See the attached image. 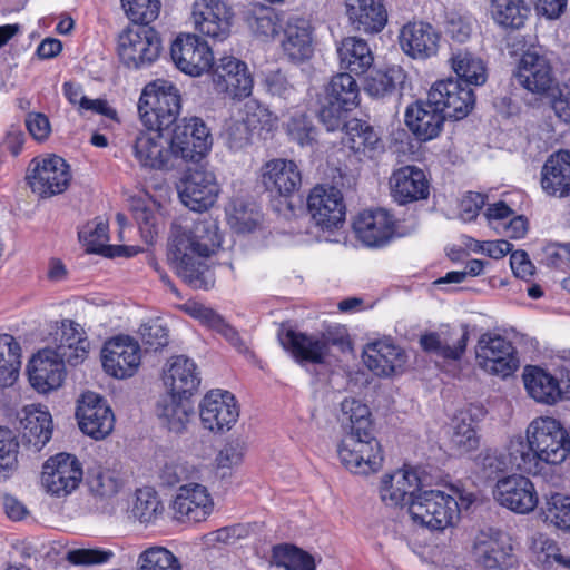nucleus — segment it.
I'll list each match as a JSON object with an SVG mask.
<instances>
[{"instance_id": "e2e57ef3", "label": "nucleus", "mask_w": 570, "mask_h": 570, "mask_svg": "<svg viewBox=\"0 0 570 570\" xmlns=\"http://www.w3.org/2000/svg\"><path fill=\"white\" fill-rule=\"evenodd\" d=\"M239 114L240 119L253 132L255 130L269 131L273 127L274 118L272 112L257 100L246 101Z\"/></svg>"}, {"instance_id": "39448f33", "label": "nucleus", "mask_w": 570, "mask_h": 570, "mask_svg": "<svg viewBox=\"0 0 570 570\" xmlns=\"http://www.w3.org/2000/svg\"><path fill=\"white\" fill-rule=\"evenodd\" d=\"M180 110L181 95L171 81L156 79L144 87L138 101V112L146 129L167 130L176 124Z\"/></svg>"}, {"instance_id": "69168bd1", "label": "nucleus", "mask_w": 570, "mask_h": 570, "mask_svg": "<svg viewBox=\"0 0 570 570\" xmlns=\"http://www.w3.org/2000/svg\"><path fill=\"white\" fill-rule=\"evenodd\" d=\"M134 218L146 244L153 245L159 234L161 222L159 214L145 205L134 208Z\"/></svg>"}, {"instance_id": "f257e3e1", "label": "nucleus", "mask_w": 570, "mask_h": 570, "mask_svg": "<svg viewBox=\"0 0 570 570\" xmlns=\"http://www.w3.org/2000/svg\"><path fill=\"white\" fill-rule=\"evenodd\" d=\"M507 453L512 469L547 478L569 456L570 435L557 419L539 416L529 424L525 438L510 439Z\"/></svg>"}, {"instance_id": "c756f323", "label": "nucleus", "mask_w": 570, "mask_h": 570, "mask_svg": "<svg viewBox=\"0 0 570 570\" xmlns=\"http://www.w3.org/2000/svg\"><path fill=\"white\" fill-rule=\"evenodd\" d=\"M132 154L138 164L149 169H168L176 159L170 139L163 131L140 130L132 142Z\"/></svg>"}, {"instance_id": "6e6552de", "label": "nucleus", "mask_w": 570, "mask_h": 570, "mask_svg": "<svg viewBox=\"0 0 570 570\" xmlns=\"http://www.w3.org/2000/svg\"><path fill=\"white\" fill-rule=\"evenodd\" d=\"M407 511L414 524L432 531L452 527L460 517L456 499L441 490H420Z\"/></svg>"}, {"instance_id": "774afa93", "label": "nucleus", "mask_w": 570, "mask_h": 570, "mask_svg": "<svg viewBox=\"0 0 570 570\" xmlns=\"http://www.w3.org/2000/svg\"><path fill=\"white\" fill-rule=\"evenodd\" d=\"M79 238L87 247V252L100 254L107 249L109 240V226L107 222L96 220L92 225L87 226L79 232Z\"/></svg>"}, {"instance_id": "393cba45", "label": "nucleus", "mask_w": 570, "mask_h": 570, "mask_svg": "<svg viewBox=\"0 0 570 570\" xmlns=\"http://www.w3.org/2000/svg\"><path fill=\"white\" fill-rule=\"evenodd\" d=\"M83 471L79 460L69 453L50 456L42 466L41 481L53 495H65L78 488Z\"/></svg>"}, {"instance_id": "680f3d73", "label": "nucleus", "mask_w": 570, "mask_h": 570, "mask_svg": "<svg viewBox=\"0 0 570 570\" xmlns=\"http://www.w3.org/2000/svg\"><path fill=\"white\" fill-rule=\"evenodd\" d=\"M88 483L91 492L100 498H110L121 488V480L117 472L99 468L90 472Z\"/></svg>"}, {"instance_id": "2eb2a0df", "label": "nucleus", "mask_w": 570, "mask_h": 570, "mask_svg": "<svg viewBox=\"0 0 570 570\" xmlns=\"http://www.w3.org/2000/svg\"><path fill=\"white\" fill-rule=\"evenodd\" d=\"M428 97L446 118L454 120L465 118L475 105L473 89L452 77L435 81Z\"/></svg>"}, {"instance_id": "5fc2aeb1", "label": "nucleus", "mask_w": 570, "mask_h": 570, "mask_svg": "<svg viewBox=\"0 0 570 570\" xmlns=\"http://www.w3.org/2000/svg\"><path fill=\"white\" fill-rule=\"evenodd\" d=\"M275 564L285 570H316L314 557L295 544L282 543L273 547Z\"/></svg>"}, {"instance_id": "a211bd4d", "label": "nucleus", "mask_w": 570, "mask_h": 570, "mask_svg": "<svg viewBox=\"0 0 570 570\" xmlns=\"http://www.w3.org/2000/svg\"><path fill=\"white\" fill-rule=\"evenodd\" d=\"M177 189L181 203L197 213L213 207L220 191L214 173L204 168H188L177 185Z\"/></svg>"}, {"instance_id": "5701e85b", "label": "nucleus", "mask_w": 570, "mask_h": 570, "mask_svg": "<svg viewBox=\"0 0 570 570\" xmlns=\"http://www.w3.org/2000/svg\"><path fill=\"white\" fill-rule=\"evenodd\" d=\"M341 144L347 149L350 156L358 161L374 160L385 151L383 139L374 127L362 119L352 118L343 120Z\"/></svg>"}, {"instance_id": "49530a36", "label": "nucleus", "mask_w": 570, "mask_h": 570, "mask_svg": "<svg viewBox=\"0 0 570 570\" xmlns=\"http://www.w3.org/2000/svg\"><path fill=\"white\" fill-rule=\"evenodd\" d=\"M451 69L464 86H482L488 78L484 61L466 49H458L449 59Z\"/></svg>"}, {"instance_id": "bf43d9fd", "label": "nucleus", "mask_w": 570, "mask_h": 570, "mask_svg": "<svg viewBox=\"0 0 570 570\" xmlns=\"http://www.w3.org/2000/svg\"><path fill=\"white\" fill-rule=\"evenodd\" d=\"M19 442L9 428L0 426V481L9 479L18 465Z\"/></svg>"}, {"instance_id": "20e7f679", "label": "nucleus", "mask_w": 570, "mask_h": 570, "mask_svg": "<svg viewBox=\"0 0 570 570\" xmlns=\"http://www.w3.org/2000/svg\"><path fill=\"white\" fill-rule=\"evenodd\" d=\"M277 337L283 350L299 365L326 364L333 348L340 353L353 350L348 328L340 323H324L316 333L282 327Z\"/></svg>"}, {"instance_id": "ddd939ff", "label": "nucleus", "mask_w": 570, "mask_h": 570, "mask_svg": "<svg viewBox=\"0 0 570 570\" xmlns=\"http://www.w3.org/2000/svg\"><path fill=\"white\" fill-rule=\"evenodd\" d=\"M353 230L358 240L372 248L384 247L402 236L395 215L382 207L360 212L353 222Z\"/></svg>"}, {"instance_id": "4468645a", "label": "nucleus", "mask_w": 570, "mask_h": 570, "mask_svg": "<svg viewBox=\"0 0 570 570\" xmlns=\"http://www.w3.org/2000/svg\"><path fill=\"white\" fill-rule=\"evenodd\" d=\"M101 364L104 371L115 379L134 376L141 364L139 343L125 334L108 338L101 348Z\"/></svg>"}, {"instance_id": "a878e982", "label": "nucleus", "mask_w": 570, "mask_h": 570, "mask_svg": "<svg viewBox=\"0 0 570 570\" xmlns=\"http://www.w3.org/2000/svg\"><path fill=\"white\" fill-rule=\"evenodd\" d=\"M28 380L33 390L48 394L63 384L67 370L65 361L51 347L39 350L27 365Z\"/></svg>"}, {"instance_id": "4d7b16f0", "label": "nucleus", "mask_w": 570, "mask_h": 570, "mask_svg": "<svg viewBox=\"0 0 570 570\" xmlns=\"http://www.w3.org/2000/svg\"><path fill=\"white\" fill-rule=\"evenodd\" d=\"M542 515L546 522L570 533V495L556 492L547 497Z\"/></svg>"}, {"instance_id": "aec40b11", "label": "nucleus", "mask_w": 570, "mask_h": 570, "mask_svg": "<svg viewBox=\"0 0 570 570\" xmlns=\"http://www.w3.org/2000/svg\"><path fill=\"white\" fill-rule=\"evenodd\" d=\"M173 61L184 73L198 77L213 67L214 53L206 40L195 33H180L170 47Z\"/></svg>"}, {"instance_id": "ea45409f", "label": "nucleus", "mask_w": 570, "mask_h": 570, "mask_svg": "<svg viewBox=\"0 0 570 570\" xmlns=\"http://www.w3.org/2000/svg\"><path fill=\"white\" fill-rule=\"evenodd\" d=\"M20 419L22 442L36 451L41 450L52 436V417L40 405H28Z\"/></svg>"}, {"instance_id": "79ce46f5", "label": "nucleus", "mask_w": 570, "mask_h": 570, "mask_svg": "<svg viewBox=\"0 0 570 570\" xmlns=\"http://www.w3.org/2000/svg\"><path fill=\"white\" fill-rule=\"evenodd\" d=\"M340 66L350 75H365L374 65V55L366 40L350 36L337 45Z\"/></svg>"}, {"instance_id": "09e8293b", "label": "nucleus", "mask_w": 570, "mask_h": 570, "mask_svg": "<svg viewBox=\"0 0 570 570\" xmlns=\"http://www.w3.org/2000/svg\"><path fill=\"white\" fill-rule=\"evenodd\" d=\"M21 346L11 334H0V389L12 386L21 367Z\"/></svg>"}, {"instance_id": "4c0bfd02", "label": "nucleus", "mask_w": 570, "mask_h": 570, "mask_svg": "<svg viewBox=\"0 0 570 570\" xmlns=\"http://www.w3.org/2000/svg\"><path fill=\"white\" fill-rule=\"evenodd\" d=\"M421 490V480L412 469H402L385 474L380 485L381 500L390 507L410 505L412 498Z\"/></svg>"}, {"instance_id": "f8f14e48", "label": "nucleus", "mask_w": 570, "mask_h": 570, "mask_svg": "<svg viewBox=\"0 0 570 570\" xmlns=\"http://www.w3.org/2000/svg\"><path fill=\"white\" fill-rule=\"evenodd\" d=\"M476 362L480 368L502 379L513 375L519 366L513 343L499 334H482L476 347Z\"/></svg>"}, {"instance_id": "f704fd0d", "label": "nucleus", "mask_w": 570, "mask_h": 570, "mask_svg": "<svg viewBox=\"0 0 570 570\" xmlns=\"http://www.w3.org/2000/svg\"><path fill=\"white\" fill-rule=\"evenodd\" d=\"M540 186L550 197H570V149H558L550 154L540 171Z\"/></svg>"}, {"instance_id": "b1692460", "label": "nucleus", "mask_w": 570, "mask_h": 570, "mask_svg": "<svg viewBox=\"0 0 570 570\" xmlns=\"http://www.w3.org/2000/svg\"><path fill=\"white\" fill-rule=\"evenodd\" d=\"M259 181L271 198L287 200L299 190L302 173L294 160L274 158L261 167Z\"/></svg>"}, {"instance_id": "412c9836", "label": "nucleus", "mask_w": 570, "mask_h": 570, "mask_svg": "<svg viewBox=\"0 0 570 570\" xmlns=\"http://www.w3.org/2000/svg\"><path fill=\"white\" fill-rule=\"evenodd\" d=\"M474 554L485 570H507L514 563L511 538L504 531L489 527L475 537Z\"/></svg>"}, {"instance_id": "052dcab7", "label": "nucleus", "mask_w": 570, "mask_h": 570, "mask_svg": "<svg viewBox=\"0 0 570 570\" xmlns=\"http://www.w3.org/2000/svg\"><path fill=\"white\" fill-rule=\"evenodd\" d=\"M138 570H181V564L167 548L150 547L139 554Z\"/></svg>"}, {"instance_id": "c03bdc74", "label": "nucleus", "mask_w": 570, "mask_h": 570, "mask_svg": "<svg viewBox=\"0 0 570 570\" xmlns=\"http://www.w3.org/2000/svg\"><path fill=\"white\" fill-rule=\"evenodd\" d=\"M523 381L528 394L537 402L551 405L561 399L558 379L539 366H527Z\"/></svg>"}, {"instance_id": "f3484780", "label": "nucleus", "mask_w": 570, "mask_h": 570, "mask_svg": "<svg viewBox=\"0 0 570 570\" xmlns=\"http://www.w3.org/2000/svg\"><path fill=\"white\" fill-rule=\"evenodd\" d=\"M76 417L79 429L94 440H104L115 428V414L100 394L86 391L78 400Z\"/></svg>"}, {"instance_id": "9b49d317", "label": "nucleus", "mask_w": 570, "mask_h": 570, "mask_svg": "<svg viewBox=\"0 0 570 570\" xmlns=\"http://www.w3.org/2000/svg\"><path fill=\"white\" fill-rule=\"evenodd\" d=\"M214 90L232 100H242L252 95L254 80L246 62L234 56H223L213 61L207 71Z\"/></svg>"}, {"instance_id": "603ef678", "label": "nucleus", "mask_w": 570, "mask_h": 570, "mask_svg": "<svg viewBox=\"0 0 570 570\" xmlns=\"http://www.w3.org/2000/svg\"><path fill=\"white\" fill-rule=\"evenodd\" d=\"M406 72L400 66H390L385 69L374 70L365 80L364 89L372 97H384L402 88Z\"/></svg>"}, {"instance_id": "338daca9", "label": "nucleus", "mask_w": 570, "mask_h": 570, "mask_svg": "<svg viewBox=\"0 0 570 570\" xmlns=\"http://www.w3.org/2000/svg\"><path fill=\"white\" fill-rule=\"evenodd\" d=\"M450 443L458 455H464L479 448L480 439L471 423L461 421L454 426Z\"/></svg>"}, {"instance_id": "c9c22d12", "label": "nucleus", "mask_w": 570, "mask_h": 570, "mask_svg": "<svg viewBox=\"0 0 570 570\" xmlns=\"http://www.w3.org/2000/svg\"><path fill=\"white\" fill-rule=\"evenodd\" d=\"M404 117L411 132L419 141L423 142L436 138L446 119L429 98L426 100L419 99L409 105Z\"/></svg>"}, {"instance_id": "dca6fc26", "label": "nucleus", "mask_w": 570, "mask_h": 570, "mask_svg": "<svg viewBox=\"0 0 570 570\" xmlns=\"http://www.w3.org/2000/svg\"><path fill=\"white\" fill-rule=\"evenodd\" d=\"M170 141L176 157L185 161H198L210 149L212 136L199 117L183 118L174 124Z\"/></svg>"}, {"instance_id": "6ab92c4d", "label": "nucleus", "mask_w": 570, "mask_h": 570, "mask_svg": "<svg viewBox=\"0 0 570 570\" xmlns=\"http://www.w3.org/2000/svg\"><path fill=\"white\" fill-rule=\"evenodd\" d=\"M199 416L204 429L222 433L229 431L239 417V405L235 395L226 390H210L199 404Z\"/></svg>"}, {"instance_id": "4be33fe9", "label": "nucleus", "mask_w": 570, "mask_h": 570, "mask_svg": "<svg viewBox=\"0 0 570 570\" xmlns=\"http://www.w3.org/2000/svg\"><path fill=\"white\" fill-rule=\"evenodd\" d=\"M191 18L199 33L223 42L230 35L234 11L223 0H195Z\"/></svg>"}, {"instance_id": "2f4dec72", "label": "nucleus", "mask_w": 570, "mask_h": 570, "mask_svg": "<svg viewBox=\"0 0 570 570\" xmlns=\"http://www.w3.org/2000/svg\"><path fill=\"white\" fill-rule=\"evenodd\" d=\"M171 509L180 522H203L214 510V501L205 485L189 483L179 487Z\"/></svg>"}, {"instance_id": "0e129e2a", "label": "nucleus", "mask_w": 570, "mask_h": 570, "mask_svg": "<svg viewBox=\"0 0 570 570\" xmlns=\"http://www.w3.org/2000/svg\"><path fill=\"white\" fill-rule=\"evenodd\" d=\"M121 6L132 23H151L160 12V0H120Z\"/></svg>"}, {"instance_id": "6e6d98bb", "label": "nucleus", "mask_w": 570, "mask_h": 570, "mask_svg": "<svg viewBox=\"0 0 570 570\" xmlns=\"http://www.w3.org/2000/svg\"><path fill=\"white\" fill-rule=\"evenodd\" d=\"M263 213L255 203L236 200L229 215L230 226L239 234L253 233L263 223Z\"/></svg>"}, {"instance_id": "864d4df0", "label": "nucleus", "mask_w": 570, "mask_h": 570, "mask_svg": "<svg viewBox=\"0 0 570 570\" xmlns=\"http://www.w3.org/2000/svg\"><path fill=\"white\" fill-rule=\"evenodd\" d=\"M491 16L502 28L520 29L530 13L523 0H491Z\"/></svg>"}, {"instance_id": "7ed1b4c3", "label": "nucleus", "mask_w": 570, "mask_h": 570, "mask_svg": "<svg viewBox=\"0 0 570 570\" xmlns=\"http://www.w3.org/2000/svg\"><path fill=\"white\" fill-rule=\"evenodd\" d=\"M343 426L347 433L337 444L342 465L354 474L368 475L377 472L383 464V449L374 436V423L368 406L355 399L341 403Z\"/></svg>"}, {"instance_id": "58836bf2", "label": "nucleus", "mask_w": 570, "mask_h": 570, "mask_svg": "<svg viewBox=\"0 0 570 570\" xmlns=\"http://www.w3.org/2000/svg\"><path fill=\"white\" fill-rule=\"evenodd\" d=\"M351 26L366 35L381 32L387 23V10L382 0H346Z\"/></svg>"}, {"instance_id": "473e14b6", "label": "nucleus", "mask_w": 570, "mask_h": 570, "mask_svg": "<svg viewBox=\"0 0 570 570\" xmlns=\"http://www.w3.org/2000/svg\"><path fill=\"white\" fill-rule=\"evenodd\" d=\"M363 360L373 374L389 377L403 372L407 355L402 347L391 340H377L366 344Z\"/></svg>"}, {"instance_id": "c85d7f7f", "label": "nucleus", "mask_w": 570, "mask_h": 570, "mask_svg": "<svg viewBox=\"0 0 570 570\" xmlns=\"http://www.w3.org/2000/svg\"><path fill=\"white\" fill-rule=\"evenodd\" d=\"M441 37V32L430 22L412 20L400 29L399 45L411 59L425 61L438 55Z\"/></svg>"}, {"instance_id": "bb28decb", "label": "nucleus", "mask_w": 570, "mask_h": 570, "mask_svg": "<svg viewBox=\"0 0 570 570\" xmlns=\"http://www.w3.org/2000/svg\"><path fill=\"white\" fill-rule=\"evenodd\" d=\"M493 497L501 507L518 514L532 512L539 503L533 482L522 474L499 479L493 489Z\"/></svg>"}, {"instance_id": "37998d69", "label": "nucleus", "mask_w": 570, "mask_h": 570, "mask_svg": "<svg viewBox=\"0 0 570 570\" xmlns=\"http://www.w3.org/2000/svg\"><path fill=\"white\" fill-rule=\"evenodd\" d=\"M59 357L71 366L81 364L89 352V341L79 324L73 321H63L58 344L52 348Z\"/></svg>"}, {"instance_id": "8fccbe9b", "label": "nucleus", "mask_w": 570, "mask_h": 570, "mask_svg": "<svg viewBox=\"0 0 570 570\" xmlns=\"http://www.w3.org/2000/svg\"><path fill=\"white\" fill-rule=\"evenodd\" d=\"M245 21L249 29L259 37L274 38L282 28V17L272 7L254 3L245 13Z\"/></svg>"}, {"instance_id": "7c9ffc66", "label": "nucleus", "mask_w": 570, "mask_h": 570, "mask_svg": "<svg viewBox=\"0 0 570 570\" xmlns=\"http://www.w3.org/2000/svg\"><path fill=\"white\" fill-rule=\"evenodd\" d=\"M431 183L425 171L415 165H404L392 171L390 191L399 205L425 200L430 196Z\"/></svg>"}, {"instance_id": "a18cd8bd", "label": "nucleus", "mask_w": 570, "mask_h": 570, "mask_svg": "<svg viewBox=\"0 0 570 570\" xmlns=\"http://www.w3.org/2000/svg\"><path fill=\"white\" fill-rule=\"evenodd\" d=\"M184 311L190 317L197 320L203 326L220 334L233 346L239 347L243 345V340L238 331L227 323L215 309L198 302H187L184 305Z\"/></svg>"}, {"instance_id": "72a5a7b5", "label": "nucleus", "mask_w": 570, "mask_h": 570, "mask_svg": "<svg viewBox=\"0 0 570 570\" xmlns=\"http://www.w3.org/2000/svg\"><path fill=\"white\" fill-rule=\"evenodd\" d=\"M163 381L168 392L190 399L197 393L202 379L197 364L185 355L171 356L163 372Z\"/></svg>"}, {"instance_id": "3c124183", "label": "nucleus", "mask_w": 570, "mask_h": 570, "mask_svg": "<svg viewBox=\"0 0 570 570\" xmlns=\"http://www.w3.org/2000/svg\"><path fill=\"white\" fill-rule=\"evenodd\" d=\"M284 129L288 139L302 148H314L318 144V127L313 117L306 112H293L284 122Z\"/></svg>"}, {"instance_id": "a19ab883", "label": "nucleus", "mask_w": 570, "mask_h": 570, "mask_svg": "<svg viewBox=\"0 0 570 570\" xmlns=\"http://www.w3.org/2000/svg\"><path fill=\"white\" fill-rule=\"evenodd\" d=\"M281 48L291 61L303 62L313 55L312 29L304 18H289L283 29Z\"/></svg>"}, {"instance_id": "e433bc0d", "label": "nucleus", "mask_w": 570, "mask_h": 570, "mask_svg": "<svg viewBox=\"0 0 570 570\" xmlns=\"http://www.w3.org/2000/svg\"><path fill=\"white\" fill-rule=\"evenodd\" d=\"M469 331L460 332L448 326L446 332H426L420 336L419 344L423 352L434 354L445 361H460L465 354Z\"/></svg>"}, {"instance_id": "423d86ee", "label": "nucleus", "mask_w": 570, "mask_h": 570, "mask_svg": "<svg viewBox=\"0 0 570 570\" xmlns=\"http://www.w3.org/2000/svg\"><path fill=\"white\" fill-rule=\"evenodd\" d=\"M511 55L521 53L517 67V79L530 92L544 95L554 83L553 68L540 46L528 45L524 36L508 39Z\"/></svg>"}, {"instance_id": "cd10ccee", "label": "nucleus", "mask_w": 570, "mask_h": 570, "mask_svg": "<svg viewBox=\"0 0 570 570\" xmlns=\"http://www.w3.org/2000/svg\"><path fill=\"white\" fill-rule=\"evenodd\" d=\"M307 209L314 223L322 229H337L345 220L343 195L333 186H315L307 197Z\"/></svg>"}, {"instance_id": "0eeeda50", "label": "nucleus", "mask_w": 570, "mask_h": 570, "mask_svg": "<svg viewBox=\"0 0 570 570\" xmlns=\"http://www.w3.org/2000/svg\"><path fill=\"white\" fill-rule=\"evenodd\" d=\"M150 23H132L118 36L117 53L129 69L151 66L160 56L163 45L158 31Z\"/></svg>"}, {"instance_id": "13d9d810", "label": "nucleus", "mask_w": 570, "mask_h": 570, "mask_svg": "<svg viewBox=\"0 0 570 570\" xmlns=\"http://www.w3.org/2000/svg\"><path fill=\"white\" fill-rule=\"evenodd\" d=\"M131 511L141 523H150L163 514L164 505L153 488H142L136 491Z\"/></svg>"}, {"instance_id": "de8ad7c7", "label": "nucleus", "mask_w": 570, "mask_h": 570, "mask_svg": "<svg viewBox=\"0 0 570 570\" xmlns=\"http://www.w3.org/2000/svg\"><path fill=\"white\" fill-rule=\"evenodd\" d=\"M190 399H181L180 395H174L168 392L157 402V415L161 419L168 430L180 432L185 429L189 415L193 413Z\"/></svg>"}, {"instance_id": "f03ea898", "label": "nucleus", "mask_w": 570, "mask_h": 570, "mask_svg": "<svg viewBox=\"0 0 570 570\" xmlns=\"http://www.w3.org/2000/svg\"><path fill=\"white\" fill-rule=\"evenodd\" d=\"M222 245L218 226L209 219H197L191 226H174L168 257L177 275L194 289L208 291L216 277L207 259Z\"/></svg>"}, {"instance_id": "9d476101", "label": "nucleus", "mask_w": 570, "mask_h": 570, "mask_svg": "<svg viewBox=\"0 0 570 570\" xmlns=\"http://www.w3.org/2000/svg\"><path fill=\"white\" fill-rule=\"evenodd\" d=\"M71 179L69 164L55 154L32 158L26 174V180L31 190L43 198L66 191Z\"/></svg>"}, {"instance_id": "1a4fd4ad", "label": "nucleus", "mask_w": 570, "mask_h": 570, "mask_svg": "<svg viewBox=\"0 0 570 570\" xmlns=\"http://www.w3.org/2000/svg\"><path fill=\"white\" fill-rule=\"evenodd\" d=\"M324 92L320 119L328 131H334L340 129L347 112L358 107L360 87L352 75L338 72L332 76Z\"/></svg>"}]
</instances>
